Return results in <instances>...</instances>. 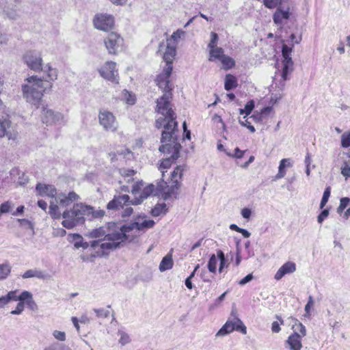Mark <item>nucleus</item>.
Here are the masks:
<instances>
[{
    "label": "nucleus",
    "instance_id": "052dcab7",
    "mask_svg": "<svg viewBox=\"0 0 350 350\" xmlns=\"http://www.w3.org/2000/svg\"><path fill=\"white\" fill-rule=\"evenodd\" d=\"M328 215L329 211L327 209H324L317 217L318 222L321 224L323 221L328 216Z\"/></svg>",
    "mask_w": 350,
    "mask_h": 350
},
{
    "label": "nucleus",
    "instance_id": "e2e57ef3",
    "mask_svg": "<svg viewBox=\"0 0 350 350\" xmlns=\"http://www.w3.org/2000/svg\"><path fill=\"white\" fill-rule=\"evenodd\" d=\"M341 174L346 177H350V166L345 163L341 168Z\"/></svg>",
    "mask_w": 350,
    "mask_h": 350
},
{
    "label": "nucleus",
    "instance_id": "338daca9",
    "mask_svg": "<svg viewBox=\"0 0 350 350\" xmlns=\"http://www.w3.org/2000/svg\"><path fill=\"white\" fill-rule=\"evenodd\" d=\"M24 210H25V206L21 205V206H19L18 207H17L16 210L15 211H14L12 214L14 216H17V215L23 214L24 212Z\"/></svg>",
    "mask_w": 350,
    "mask_h": 350
},
{
    "label": "nucleus",
    "instance_id": "8fccbe9b",
    "mask_svg": "<svg viewBox=\"0 0 350 350\" xmlns=\"http://www.w3.org/2000/svg\"><path fill=\"white\" fill-rule=\"evenodd\" d=\"M254 107V101L250 100L249 102L247 103L244 109H239V113L240 114L245 113L246 115H249L253 110Z\"/></svg>",
    "mask_w": 350,
    "mask_h": 350
},
{
    "label": "nucleus",
    "instance_id": "cd10ccee",
    "mask_svg": "<svg viewBox=\"0 0 350 350\" xmlns=\"http://www.w3.org/2000/svg\"><path fill=\"white\" fill-rule=\"evenodd\" d=\"M272 111V107H267L261 109L259 114H253L250 118L254 120L255 122H263L267 117Z\"/></svg>",
    "mask_w": 350,
    "mask_h": 350
},
{
    "label": "nucleus",
    "instance_id": "13d9d810",
    "mask_svg": "<svg viewBox=\"0 0 350 350\" xmlns=\"http://www.w3.org/2000/svg\"><path fill=\"white\" fill-rule=\"evenodd\" d=\"M53 336L58 340L64 341L66 340V334L64 332L55 330L53 332Z\"/></svg>",
    "mask_w": 350,
    "mask_h": 350
},
{
    "label": "nucleus",
    "instance_id": "4be33fe9",
    "mask_svg": "<svg viewBox=\"0 0 350 350\" xmlns=\"http://www.w3.org/2000/svg\"><path fill=\"white\" fill-rule=\"evenodd\" d=\"M42 120L46 124H56L63 120V116L59 112H55L52 109L44 108L42 110Z\"/></svg>",
    "mask_w": 350,
    "mask_h": 350
},
{
    "label": "nucleus",
    "instance_id": "1a4fd4ad",
    "mask_svg": "<svg viewBox=\"0 0 350 350\" xmlns=\"http://www.w3.org/2000/svg\"><path fill=\"white\" fill-rule=\"evenodd\" d=\"M129 200L130 198L126 194L115 196L112 200L109 202L107 208L109 211H117L122 209L126 206V208L122 211L121 215L122 217H129L133 213V208L131 206H128L132 204V201Z\"/></svg>",
    "mask_w": 350,
    "mask_h": 350
},
{
    "label": "nucleus",
    "instance_id": "680f3d73",
    "mask_svg": "<svg viewBox=\"0 0 350 350\" xmlns=\"http://www.w3.org/2000/svg\"><path fill=\"white\" fill-rule=\"evenodd\" d=\"M252 215V211L251 209L248 208H243L241 210V215L243 218L249 219Z\"/></svg>",
    "mask_w": 350,
    "mask_h": 350
},
{
    "label": "nucleus",
    "instance_id": "a878e982",
    "mask_svg": "<svg viewBox=\"0 0 350 350\" xmlns=\"http://www.w3.org/2000/svg\"><path fill=\"white\" fill-rule=\"evenodd\" d=\"M21 301H23L24 304H26L31 310L35 311L38 310V305L33 300V295L30 292L23 291V296Z\"/></svg>",
    "mask_w": 350,
    "mask_h": 350
},
{
    "label": "nucleus",
    "instance_id": "6ab92c4d",
    "mask_svg": "<svg viewBox=\"0 0 350 350\" xmlns=\"http://www.w3.org/2000/svg\"><path fill=\"white\" fill-rule=\"evenodd\" d=\"M165 48V51L163 53V59L165 64H173V61L176 55V43H171L170 41H166V45L164 42H161L159 46V52H161L162 49Z\"/></svg>",
    "mask_w": 350,
    "mask_h": 350
},
{
    "label": "nucleus",
    "instance_id": "c9c22d12",
    "mask_svg": "<svg viewBox=\"0 0 350 350\" xmlns=\"http://www.w3.org/2000/svg\"><path fill=\"white\" fill-rule=\"evenodd\" d=\"M49 213L53 219H59L61 217V213L58 206L53 202L50 204Z\"/></svg>",
    "mask_w": 350,
    "mask_h": 350
},
{
    "label": "nucleus",
    "instance_id": "c756f323",
    "mask_svg": "<svg viewBox=\"0 0 350 350\" xmlns=\"http://www.w3.org/2000/svg\"><path fill=\"white\" fill-rule=\"evenodd\" d=\"M174 262L172 258V256L170 254L166 255L163 258L161 262L159 265V270L161 272H163L166 270L171 269L173 267Z\"/></svg>",
    "mask_w": 350,
    "mask_h": 350
},
{
    "label": "nucleus",
    "instance_id": "603ef678",
    "mask_svg": "<svg viewBox=\"0 0 350 350\" xmlns=\"http://www.w3.org/2000/svg\"><path fill=\"white\" fill-rule=\"evenodd\" d=\"M350 202V199L349 198L345 197L342 198L340 201V205L337 208V212L338 213H341L348 206Z\"/></svg>",
    "mask_w": 350,
    "mask_h": 350
},
{
    "label": "nucleus",
    "instance_id": "5fc2aeb1",
    "mask_svg": "<svg viewBox=\"0 0 350 350\" xmlns=\"http://www.w3.org/2000/svg\"><path fill=\"white\" fill-rule=\"evenodd\" d=\"M277 319L280 321V323L278 321H273L271 325V330L274 333H278L280 331V324H283L284 321L282 318L278 316L276 317Z\"/></svg>",
    "mask_w": 350,
    "mask_h": 350
},
{
    "label": "nucleus",
    "instance_id": "58836bf2",
    "mask_svg": "<svg viewBox=\"0 0 350 350\" xmlns=\"http://www.w3.org/2000/svg\"><path fill=\"white\" fill-rule=\"evenodd\" d=\"M286 0H263L265 6L269 9H273L282 5Z\"/></svg>",
    "mask_w": 350,
    "mask_h": 350
},
{
    "label": "nucleus",
    "instance_id": "37998d69",
    "mask_svg": "<svg viewBox=\"0 0 350 350\" xmlns=\"http://www.w3.org/2000/svg\"><path fill=\"white\" fill-rule=\"evenodd\" d=\"M120 174L124 178H128L127 182H130L132 179V177L135 174L136 172L131 169H126L122 168L120 170Z\"/></svg>",
    "mask_w": 350,
    "mask_h": 350
},
{
    "label": "nucleus",
    "instance_id": "a19ab883",
    "mask_svg": "<svg viewBox=\"0 0 350 350\" xmlns=\"http://www.w3.org/2000/svg\"><path fill=\"white\" fill-rule=\"evenodd\" d=\"M217 257L215 254H212L208 260L207 266L208 271L211 273H215L216 271L218 258Z\"/></svg>",
    "mask_w": 350,
    "mask_h": 350
},
{
    "label": "nucleus",
    "instance_id": "bb28decb",
    "mask_svg": "<svg viewBox=\"0 0 350 350\" xmlns=\"http://www.w3.org/2000/svg\"><path fill=\"white\" fill-rule=\"evenodd\" d=\"M292 163L290 159H282L280 162L278 167V172L275 175L274 179H280L286 175V167H292Z\"/></svg>",
    "mask_w": 350,
    "mask_h": 350
},
{
    "label": "nucleus",
    "instance_id": "39448f33",
    "mask_svg": "<svg viewBox=\"0 0 350 350\" xmlns=\"http://www.w3.org/2000/svg\"><path fill=\"white\" fill-rule=\"evenodd\" d=\"M143 186L144 183L142 181L137 183L133 186L131 192L135 196V198L132 200V204H139L150 196L161 197L165 200L172 198L174 189L166 191L164 188L165 187V182L163 180L158 182L157 186L154 184H149L142 189L141 193L137 196Z\"/></svg>",
    "mask_w": 350,
    "mask_h": 350
},
{
    "label": "nucleus",
    "instance_id": "f8f14e48",
    "mask_svg": "<svg viewBox=\"0 0 350 350\" xmlns=\"http://www.w3.org/2000/svg\"><path fill=\"white\" fill-rule=\"evenodd\" d=\"M292 52V46H288L286 44L282 45V77L284 80L288 79V75L293 71V62L291 57Z\"/></svg>",
    "mask_w": 350,
    "mask_h": 350
},
{
    "label": "nucleus",
    "instance_id": "4d7b16f0",
    "mask_svg": "<svg viewBox=\"0 0 350 350\" xmlns=\"http://www.w3.org/2000/svg\"><path fill=\"white\" fill-rule=\"evenodd\" d=\"M314 306V300L313 297L312 296H309L308 301L306 305L305 306V312H306V316L310 315V311L312 307Z\"/></svg>",
    "mask_w": 350,
    "mask_h": 350
},
{
    "label": "nucleus",
    "instance_id": "6e6552de",
    "mask_svg": "<svg viewBox=\"0 0 350 350\" xmlns=\"http://www.w3.org/2000/svg\"><path fill=\"white\" fill-rule=\"evenodd\" d=\"M294 321L292 325L293 333L288 336L286 344L291 350H301V338L306 335V329L297 319H294Z\"/></svg>",
    "mask_w": 350,
    "mask_h": 350
},
{
    "label": "nucleus",
    "instance_id": "aec40b11",
    "mask_svg": "<svg viewBox=\"0 0 350 350\" xmlns=\"http://www.w3.org/2000/svg\"><path fill=\"white\" fill-rule=\"evenodd\" d=\"M100 75L105 79L113 83H118V70L116 69V63L113 62H107L105 65L99 70Z\"/></svg>",
    "mask_w": 350,
    "mask_h": 350
},
{
    "label": "nucleus",
    "instance_id": "0eeeda50",
    "mask_svg": "<svg viewBox=\"0 0 350 350\" xmlns=\"http://www.w3.org/2000/svg\"><path fill=\"white\" fill-rule=\"evenodd\" d=\"M162 144V146L159 147V151L170 155L168 157L163 159L159 167V170L162 173V176L163 177L164 170L170 167L172 163L179 157V151L181 146L177 142V134L171 141H167Z\"/></svg>",
    "mask_w": 350,
    "mask_h": 350
},
{
    "label": "nucleus",
    "instance_id": "412c9836",
    "mask_svg": "<svg viewBox=\"0 0 350 350\" xmlns=\"http://www.w3.org/2000/svg\"><path fill=\"white\" fill-rule=\"evenodd\" d=\"M290 14V8L288 6L279 5L273 15L274 23L282 27L289 19Z\"/></svg>",
    "mask_w": 350,
    "mask_h": 350
},
{
    "label": "nucleus",
    "instance_id": "69168bd1",
    "mask_svg": "<svg viewBox=\"0 0 350 350\" xmlns=\"http://www.w3.org/2000/svg\"><path fill=\"white\" fill-rule=\"evenodd\" d=\"M17 221L20 224L21 226L28 225L29 228H31V230L33 229V224L30 221H29L27 219H18Z\"/></svg>",
    "mask_w": 350,
    "mask_h": 350
},
{
    "label": "nucleus",
    "instance_id": "a211bd4d",
    "mask_svg": "<svg viewBox=\"0 0 350 350\" xmlns=\"http://www.w3.org/2000/svg\"><path fill=\"white\" fill-rule=\"evenodd\" d=\"M93 23L95 28L101 31H109L113 27L114 20L112 16L107 14H98L95 15Z\"/></svg>",
    "mask_w": 350,
    "mask_h": 350
},
{
    "label": "nucleus",
    "instance_id": "423d86ee",
    "mask_svg": "<svg viewBox=\"0 0 350 350\" xmlns=\"http://www.w3.org/2000/svg\"><path fill=\"white\" fill-rule=\"evenodd\" d=\"M145 217H139L137 221L121 226L122 233L124 237V243L133 241L137 237L139 232H145L154 227V221L152 219H144Z\"/></svg>",
    "mask_w": 350,
    "mask_h": 350
},
{
    "label": "nucleus",
    "instance_id": "4c0bfd02",
    "mask_svg": "<svg viewBox=\"0 0 350 350\" xmlns=\"http://www.w3.org/2000/svg\"><path fill=\"white\" fill-rule=\"evenodd\" d=\"M17 293V290L8 292L5 295L8 302L9 303L10 301H21V299L23 296V291L21 293L20 295H18Z\"/></svg>",
    "mask_w": 350,
    "mask_h": 350
},
{
    "label": "nucleus",
    "instance_id": "49530a36",
    "mask_svg": "<svg viewBox=\"0 0 350 350\" xmlns=\"http://www.w3.org/2000/svg\"><path fill=\"white\" fill-rule=\"evenodd\" d=\"M14 208V203L11 201H6L2 203L0 206V209L3 213H8L12 211Z\"/></svg>",
    "mask_w": 350,
    "mask_h": 350
},
{
    "label": "nucleus",
    "instance_id": "72a5a7b5",
    "mask_svg": "<svg viewBox=\"0 0 350 350\" xmlns=\"http://www.w3.org/2000/svg\"><path fill=\"white\" fill-rule=\"evenodd\" d=\"M11 272V267L8 262L0 264V281L8 278Z\"/></svg>",
    "mask_w": 350,
    "mask_h": 350
},
{
    "label": "nucleus",
    "instance_id": "f704fd0d",
    "mask_svg": "<svg viewBox=\"0 0 350 350\" xmlns=\"http://www.w3.org/2000/svg\"><path fill=\"white\" fill-rule=\"evenodd\" d=\"M219 61L222 64L224 69L231 68L234 66V61L230 57L224 55Z\"/></svg>",
    "mask_w": 350,
    "mask_h": 350
},
{
    "label": "nucleus",
    "instance_id": "7c9ffc66",
    "mask_svg": "<svg viewBox=\"0 0 350 350\" xmlns=\"http://www.w3.org/2000/svg\"><path fill=\"white\" fill-rule=\"evenodd\" d=\"M224 55V51L221 47H215L209 49V57L210 62H215L219 60Z\"/></svg>",
    "mask_w": 350,
    "mask_h": 350
},
{
    "label": "nucleus",
    "instance_id": "2f4dec72",
    "mask_svg": "<svg viewBox=\"0 0 350 350\" xmlns=\"http://www.w3.org/2000/svg\"><path fill=\"white\" fill-rule=\"evenodd\" d=\"M237 86V81L234 76L228 74L225 77L224 88L227 91H230Z\"/></svg>",
    "mask_w": 350,
    "mask_h": 350
},
{
    "label": "nucleus",
    "instance_id": "e433bc0d",
    "mask_svg": "<svg viewBox=\"0 0 350 350\" xmlns=\"http://www.w3.org/2000/svg\"><path fill=\"white\" fill-rule=\"evenodd\" d=\"M73 237L75 240V247L76 248L83 247V249H86L89 247V243L87 242H83V238L81 235L78 234H74Z\"/></svg>",
    "mask_w": 350,
    "mask_h": 350
},
{
    "label": "nucleus",
    "instance_id": "09e8293b",
    "mask_svg": "<svg viewBox=\"0 0 350 350\" xmlns=\"http://www.w3.org/2000/svg\"><path fill=\"white\" fill-rule=\"evenodd\" d=\"M217 256L220 261L219 271L221 273L223 271L224 268L226 266V258L224 256V253L221 250H218L217 252Z\"/></svg>",
    "mask_w": 350,
    "mask_h": 350
},
{
    "label": "nucleus",
    "instance_id": "79ce46f5",
    "mask_svg": "<svg viewBox=\"0 0 350 350\" xmlns=\"http://www.w3.org/2000/svg\"><path fill=\"white\" fill-rule=\"evenodd\" d=\"M118 334L120 336L119 342L122 345L124 346L129 343L131 342V339L130 338V336L121 330H119L118 332Z\"/></svg>",
    "mask_w": 350,
    "mask_h": 350
},
{
    "label": "nucleus",
    "instance_id": "9b49d317",
    "mask_svg": "<svg viewBox=\"0 0 350 350\" xmlns=\"http://www.w3.org/2000/svg\"><path fill=\"white\" fill-rule=\"evenodd\" d=\"M105 46L109 54L116 55L122 51L123 46V39L115 32H111L105 38Z\"/></svg>",
    "mask_w": 350,
    "mask_h": 350
},
{
    "label": "nucleus",
    "instance_id": "c85d7f7f",
    "mask_svg": "<svg viewBox=\"0 0 350 350\" xmlns=\"http://www.w3.org/2000/svg\"><path fill=\"white\" fill-rule=\"evenodd\" d=\"M22 278L24 279L26 278H37L39 279H45L46 278V275L44 273V271L33 269H29L26 271L22 275Z\"/></svg>",
    "mask_w": 350,
    "mask_h": 350
},
{
    "label": "nucleus",
    "instance_id": "b1692460",
    "mask_svg": "<svg viewBox=\"0 0 350 350\" xmlns=\"http://www.w3.org/2000/svg\"><path fill=\"white\" fill-rule=\"evenodd\" d=\"M296 271V264L292 261H287L282 265L274 275L275 280H280L287 274L293 273Z\"/></svg>",
    "mask_w": 350,
    "mask_h": 350
},
{
    "label": "nucleus",
    "instance_id": "f3484780",
    "mask_svg": "<svg viewBox=\"0 0 350 350\" xmlns=\"http://www.w3.org/2000/svg\"><path fill=\"white\" fill-rule=\"evenodd\" d=\"M185 170L184 165H178L171 173V181L172 185L171 186L167 185L165 182V187H164L166 191H169L170 189H174V193H172V198H176L178 195V190L180 187V183L182 180L183 173Z\"/></svg>",
    "mask_w": 350,
    "mask_h": 350
},
{
    "label": "nucleus",
    "instance_id": "dca6fc26",
    "mask_svg": "<svg viewBox=\"0 0 350 350\" xmlns=\"http://www.w3.org/2000/svg\"><path fill=\"white\" fill-rule=\"evenodd\" d=\"M6 136L9 140H16L18 133L13 129L11 122L0 112V137Z\"/></svg>",
    "mask_w": 350,
    "mask_h": 350
},
{
    "label": "nucleus",
    "instance_id": "4468645a",
    "mask_svg": "<svg viewBox=\"0 0 350 350\" xmlns=\"http://www.w3.org/2000/svg\"><path fill=\"white\" fill-rule=\"evenodd\" d=\"M172 70L173 65L165 64L162 72L157 77V84L159 88L163 90V92L172 91V84L170 81Z\"/></svg>",
    "mask_w": 350,
    "mask_h": 350
},
{
    "label": "nucleus",
    "instance_id": "20e7f679",
    "mask_svg": "<svg viewBox=\"0 0 350 350\" xmlns=\"http://www.w3.org/2000/svg\"><path fill=\"white\" fill-rule=\"evenodd\" d=\"M104 215L103 210H94L91 206L77 203L70 210L64 211L62 215L64 219L62 224L64 228L71 229L77 225L83 224L85 216L89 217V219H93L101 218Z\"/></svg>",
    "mask_w": 350,
    "mask_h": 350
},
{
    "label": "nucleus",
    "instance_id": "c03bdc74",
    "mask_svg": "<svg viewBox=\"0 0 350 350\" xmlns=\"http://www.w3.org/2000/svg\"><path fill=\"white\" fill-rule=\"evenodd\" d=\"M184 34L185 31L178 29L177 31L172 33L170 38L167 39V41H170L171 43H176V44L177 45L178 40Z\"/></svg>",
    "mask_w": 350,
    "mask_h": 350
},
{
    "label": "nucleus",
    "instance_id": "3c124183",
    "mask_svg": "<svg viewBox=\"0 0 350 350\" xmlns=\"http://www.w3.org/2000/svg\"><path fill=\"white\" fill-rule=\"evenodd\" d=\"M218 40H219L218 35L215 32H211V40L208 44V48L209 49H211L213 48L218 47L217 46Z\"/></svg>",
    "mask_w": 350,
    "mask_h": 350
},
{
    "label": "nucleus",
    "instance_id": "6e6d98bb",
    "mask_svg": "<svg viewBox=\"0 0 350 350\" xmlns=\"http://www.w3.org/2000/svg\"><path fill=\"white\" fill-rule=\"evenodd\" d=\"M24 302L23 301H19V302L18 303L16 307V309L11 311V314H21L23 311L24 310Z\"/></svg>",
    "mask_w": 350,
    "mask_h": 350
},
{
    "label": "nucleus",
    "instance_id": "473e14b6",
    "mask_svg": "<svg viewBox=\"0 0 350 350\" xmlns=\"http://www.w3.org/2000/svg\"><path fill=\"white\" fill-rule=\"evenodd\" d=\"M167 211V208L165 203L158 204L152 209L151 215L154 217H157L162 214H165Z\"/></svg>",
    "mask_w": 350,
    "mask_h": 350
},
{
    "label": "nucleus",
    "instance_id": "de8ad7c7",
    "mask_svg": "<svg viewBox=\"0 0 350 350\" xmlns=\"http://www.w3.org/2000/svg\"><path fill=\"white\" fill-rule=\"evenodd\" d=\"M330 193H331V188H330V187H326V189L324 191V193H323V197H322V199H321V203H320V208H323L325 206V204H327V201L329 200V198L330 196Z\"/></svg>",
    "mask_w": 350,
    "mask_h": 350
},
{
    "label": "nucleus",
    "instance_id": "f257e3e1",
    "mask_svg": "<svg viewBox=\"0 0 350 350\" xmlns=\"http://www.w3.org/2000/svg\"><path fill=\"white\" fill-rule=\"evenodd\" d=\"M44 72L47 75L44 81L36 76H32L27 78V83L22 85L23 97L27 102L34 105L40 103L43 96V92L47 88L52 87L51 81L56 80L57 78L56 69L52 68L49 64L44 67Z\"/></svg>",
    "mask_w": 350,
    "mask_h": 350
},
{
    "label": "nucleus",
    "instance_id": "ea45409f",
    "mask_svg": "<svg viewBox=\"0 0 350 350\" xmlns=\"http://www.w3.org/2000/svg\"><path fill=\"white\" fill-rule=\"evenodd\" d=\"M122 98L124 100L126 103L133 105L135 102V96L126 90H124L122 92Z\"/></svg>",
    "mask_w": 350,
    "mask_h": 350
},
{
    "label": "nucleus",
    "instance_id": "774afa93",
    "mask_svg": "<svg viewBox=\"0 0 350 350\" xmlns=\"http://www.w3.org/2000/svg\"><path fill=\"white\" fill-rule=\"evenodd\" d=\"M244 154V151L241 150L239 148H236L234 149V154H233V157L236 158H241Z\"/></svg>",
    "mask_w": 350,
    "mask_h": 350
},
{
    "label": "nucleus",
    "instance_id": "0e129e2a",
    "mask_svg": "<svg viewBox=\"0 0 350 350\" xmlns=\"http://www.w3.org/2000/svg\"><path fill=\"white\" fill-rule=\"evenodd\" d=\"M253 279L252 274H248L239 282V284L243 286L250 282Z\"/></svg>",
    "mask_w": 350,
    "mask_h": 350
},
{
    "label": "nucleus",
    "instance_id": "f03ea898",
    "mask_svg": "<svg viewBox=\"0 0 350 350\" xmlns=\"http://www.w3.org/2000/svg\"><path fill=\"white\" fill-rule=\"evenodd\" d=\"M88 237L92 239H98V241H93L90 243L92 247H96L100 241H104L100 245L103 254H108L110 251L120 247L124 243V235H122L121 226H117L116 224H109L108 227L102 226L92 230L88 233Z\"/></svg>",
    "mask_w": 350,
    "mask_h": 350
},
{
    "label": "nucleus",
    "instance_id": "864d4df0",
    "mask_svg": "<svg viewBox=\"0 0 350 350\" xmlns=\"http://www.w3.org/2000/svg\"><path fill=\"white\" fill-rule=\"evenodd\" d=\"M94 312L96 314L97 317L98 318H107L110 314V311L108 309L105 308H99V309H94Z\"/></svg>",
    "mask_w": 350,
    "mask_h": 350
},
{
    "label": "nucleus",
    "instance_id": "5701e85b",
    "mask_svg": "<svg viewBox=\"0 0 350 350\" xmlns=\"http://www.w3.org/2000/svg\"><path fill=\"white\" fill-rule=\"evenodd\" d=\"M80 200V197L74 191L69 192L67 195L65 193H59L55 198V202L62 206H68L72 203L77 202Z\"/></svg>",
    "mask_w": 350,
    "mask_h": 350
},
{
    "label": "nucleus",
    "instance_id": "9d476101",
    "mask_svg": "<svg viewBox=\"0 0 350 350\" xmlns=\"http://www.w3.org/2000/svg\"><path fill=\"white\" fill-rule=\"evenodd\" d=\"M232 319L226 321L223 327L217 332L216 336H223L234 330L239 331L242 334H245L246 327L243 322L238 318L236 311H232Z\"/></svg>",
    "mask_w": 350,
    "mask_h": 350
},
{
    "label": "nucleus",
    "instance_id": "2eb2a0df",
    "mask_svg": "<svg viewBox=\"0 0 350 350\" xmlns=\"http://www.w3.org/2000/svg\"><path fill=\"white\" fill-rule=\"evenodd\" d=\"M99 123L105 131L116 132L118 124L113 114L107 110L100 111L98 114Z\"/></svg>",
    "mask_w": 350,
    "mask_h": 350
},
{
    "label": "nucleus",
    "instance_id": "ddd939ff",
    "mask_svg": "<svg viewBox=\"0 0 350 350\" xmlns=\"http://www.w3.org/2000/svg\"><path fill=\"white\" fill-rule=\"evenodd\" d=\"M23 60L27 67L36 72L44 70L42 68V59L41 54L38 51H29L23 56Z\"/></svg>",
    "mask_w": 350,
    "mask_h": 350
},
{
    "label": "nucleus",
    "instance_id": "bf43d9fd",
    "mask_svg": "<svg viewBox=\"0 0 350 350\" xmlns=\"http://www.w3.org/2000/svg\"><path fill=\"white\" fill-rule=\"evenodd\" d=\"M239 122L242 126L247 127L252 133L255 132V128L251 125V122H249L247 119L245 120L244 121L239 120Z\"/></svg>",
    "mask_w": 350,
    "mask_h": 350
},
{
    "label": "nucleus",
    "instance_id": "a18cd8bd",
    "mask_svg": "<svg viewBox=\"0 0 350 350\" xmlns=\"http://www.w3.org/2000/svg\"><path fill=\"white\" fill-rule=\"evenodd\" d=\"M341 146L345 148L350 146V131L345 132L341 135Z\"/></svg>",
    "mask_w": 350,
    "mask_h": 350
},
{
    "label": "nucleus",
    "instance_id": "393cba45",
    "mask_svg": "<svg viewBox=\"0 0 350 350\" xmlns=\"http://www.w3.org/2000/svg\"><path fill=\"white\" fill-rule=\"evenodd\" d=\"M36 190L41 196L54 197L57 194L56 189L50 185L37 184Z\"/></svg>",
    "mask_w": 350,
    "mask_h": 350
},
{
    "label": "nucleus",
    "instance_id": "7ed1b4c3",
    "mask_svg": "<svg viewBox=\"0 0 350 350\" xmlns=\"http://www.w3.org/2000/svg\"><path fill=\"white\" fill-rule=\"evenodd\" d=\"M172 92L165 91L163 92V96L157 100V112L165 117L164 120H167V122L164 124V131L161 133V143L171 141L178 133L176 116L172 108Z\"/></svg>",
    "mask_w": 350,
    "mask_h": 350
}]
</instances>
